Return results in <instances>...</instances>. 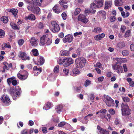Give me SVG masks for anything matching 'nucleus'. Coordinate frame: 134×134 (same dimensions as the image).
Returning <instances> with one entry per match:
<instances>
[{
  "instance_id": "1",
  "label": "nucleus",
  "mask_w": 134,
  "mask_h": 134,
  "mask_svg": "<svg viewBox=\"0 0 134 134\" xmlns=\"http://www.w3.org/2000/svg\"><path fill=\"white\" fill-rule=\"evenodd\" d=\"M121 114L123 116H127L131 114V110L127 103H122L121 105Z\"/></svg>"
},
{
  "instance_id": "2",
  "label": "nucleus",
  "mask_w": 134,
  "mask_h": 134,
  "mask_svg": "<svg viewBox=\"0 0 134 134\" xmlns=\"http://www.w3.org/2000/svg\"><path fill=\"white\" fill-rule=\"evenodd\" d=\"M52 43V39L48 36V35H43L40 38V43L42 45L49 46Z\"/></svg>"
},
{
  "instance_id": "3",
  "label": "nucleus",
  "mask_w": 134,
  "mask_h": 134,
  "mask_svg": "<svg viewBox=\"0 0 134 134\" xmlns=\"http://www.w3.org/2000/svg\"><path fill=\"white\" fill-rule=\"evenodd\" d=\"M86 62V59L83 57L78 58L75 60L76 64L78 68H81L83 67Z\"/></svg>"
},
{
  "instance_id": "4",
  "label": "nucleus",
  "mask_w": 134,
  "mask_h": 134,
  "mask_svg": "<svg viewBox=\"0 0 134 134\" xmlns=\"http://www.w3.org/2000/svg\"><path fill=\"white\" fill-rule=\"evenodd\" d=\"M28 75V72L25 70L22 69L18 74L17 76L20 79L24 80L27 78Z\"/></svg>"
},
{
  "instance_id": "5",
  "label": "nucleus",
  "mask_w": 134,
  "mask_h": 134,
  "mask_svg": "<svg viewBox=\"0 0 134 134\" xmlns=\"http://www.w3.org/2000/svg\"><path fill=\"white\" fill-rule=\"evenodd\" d=\"M103 5V0H96L95 3H92L90 7L92 8H98L102 7Z\"/></svg>"
},
{
  "instance_id": "6",
  "label": "nucleus",
  "mask_w": 134,
  "mask_h": 134,
  "mask_svg": "<svg viewBox=\"0 0 134 134\" xmlns=\"http://www.w3.org/2000/svg\"><path fill=\"white\" fill-rule=\"evenodd\" d=\"M51 24L52 26V30L53 32L55 33L59 31V26L55 21H52L51 22Z\"/></svg>"
},
{
  "instance_id": "7",
  "label": "nucleus",
  "mask_w": 134,
  "mask_h": 134,
  "mask_svg": "<svg viewBox=\"0 0 134 134\" xmlns=\"http://www.w3.org/2000/svg\"><path fill=\"white\" fill-rule=\"evenodd\" d=\"M77 19L79 21L84 24H86L88 22L87 18L82 14H80L79 15Z\"/></svg>"
},
{
  "instance_id": "8",
  "label": "nucleus",
  "mask_w": 134,
  "mask_h": 134,
  "mask_svg": "<svg viewBox=\"0 0 134 134\" xmlns=\"http://www.w3.org/2000/svg\"><path fill=\"white\" fill-rule=\"evenodd\" d=\"M1 99L2 101L6 104L5 106H7L9 105L10 100L8 96L7 95H4L2 96Z\"/></svg>"
},
{
  "instance_id": "9",
  "label": "nucleus",
  "mask_w": 134,
  "mask_h": 134,
  "mask_svg": "<svg viewBox=\"0 0 134 134\" xmlns=\"http://www.w3.org/2000/svg\"><path fill=\"white\" fill-rule=\"evenodd\" d=\"M18 56L21 58L22 60H30V58L27 56V54L25 52L21 51H20L19 53Z\"/></svg>"
},
{
  "instance_id": "10",
  "label": "nucleus",
  "mask_w": 134,
  "mask_h": 134,
  "mask_svg": "<svg viewBox=\"0 0 134 134\" xmlns=\"http://www.w3.org/2000/svg\"><path fill=\"white\" fill-rule=\"evenodd\" d=\"M73 39V36L72 35L68 34L66 35L63 38V41L64 43H70L72 41Z\"/></svg>"
},
{
  "instance_id": "11",
  "label": "nucleus",
  "mask_w": 134,
  "mask_h": 134,
  "mask_svg": "<svg viewBox=\"0 0 134 134\" xmlns=\"http://www.w3.org/2000/svg\"><path fill=\"white\" fill-rule=\"evenodd\" d=\"M7 82L9 85L11 83L13 86L16 85L18 83L17 81L15 80L14 77H12L7 79Z\"/></svg>"
},
{
  "instance_id": "12",
  "label": "nucleus",
  "mask_w": 134,
  "mask_h": 134,
  "mask_svg": "<svg viewBox=\"0 0 134 134\" xmlns=\"http://www.w3.org/2000/svg\"><path fill=\"white\" fill-rule=\"evenodd\" d=\"M113 69L115 70H117L118 72H122L123 71L122 68L120 64H118L117 63H116L115 65L113 66Z\"/></svg>"
},
{
  "instance_id": "13",
  "label": "nucleus",
  "mask_w": 134,
  "mask_h": 134,
  "mask_svg": "<svg viewBox=\"0 0 134 134\" xmlns=\"http://www.w3.org/2000/svg\"><path fill=\"white\" fill-rule=\"evenodd\" d=\"M65 66H68L73 63V60L71 58H65Z\"/></svg>"
},
{
  "instance_id": "14",
  "label": "nucleus",
  "mask_w": 134,
  "mask_h": 134,
  "mask_svg": "<svg viewBox=\"0 0 134 134\" xmlns=\"http://www.w3.org/2000/svg\"><path fill=\"white\" fill-rule=\"evenodd\" d=\"M28 2L30 3L40 6L42 0H28Z\"/></svg>"
},
{
  "instance_id": "15",
  "label": "nucleus",
  "mask_w": 134,
  "mask_h": 134,
  "mask_svg": "<svg viewBox=\"0 0 134 134\" xmlns=\"http://www.w3.org/2000/svg\"><path fill=\"white\" fill-rule=\"evenodd\" d=\"M14 91H15V92H16V97H19L21 92V88L18 86H16L15 87Z\"/></svg>"
},
{
  "instance_id": "16",
  "label": "nucleus",
  "mask_w": 134,
  "mask_h": 134,
  "mask_svg": "<svg viewBox=\"0 0 134 134\" xmlns=\"http://www.w3.org/2000/svg\"><path fill=\"white\" fill-rule=\"evenodd\" d=\"M33 70L34 71V76L38 75L37 73L39 74L42 71V69L41 68H38L36 66H35L34 67Z\"/></svg>"
},
{
  "instance_id": "17",
  "label": "nucleus",
  "mask_w": 134,
  "mask_h": 134,
  "mask_svg": "<svg viewBox=\"0 0 134 134\" xmlns=\"http://www.w3.org/2000/svg\"><path fill=\"white\" fill-rule=\"evenodd\" d=\"M30 42L32 46L35 47L38 44L37 40L34 37H32L30 40Z\"/></svg>"
},
{
  "instance_id": "18",
  "label": "nucleus",
  "mask_w": 134,
  "mask_h": 134,
  "mask_svg": "<svg viewBox=\"0 0 134 134\" xmlns=\"http://www.w3.org/2000/svg\"><path fill=\"white\" fill-rule=\"evenodd\" d=\"M44 59L42 57H39L36 64L38 65H41L43 64L44 62Z\"/></svg>"
},
{
  "instance_id": "19",
  "label": "nucleus",
  "mask_w": 134,
  "mask_h": 134,
  "mask_svg": "<svg viewBox=\"0 0 134 134\" xmlns=\"http://www.w3.org/2000/svg\"><path fill=\"white\" fill-rule=\"evenodd\" d=\"M70 52L69 51L66 50H62L60 52L61 55L66 56L69 55Z\"/></svg>"
},
{
  "instance_id": "20",
  "label": "nucleus",
  "mask_w": 134,
  "mask_h": 134,
  "mask_svg": "<svg viewBox=\"0 0 134 134\" xmlns=\"http://www.w3.org/2000/svg\"><path fill=\"white\" fill-rule=\"evenodd\" d=\"M52 106L53 105L51 103L48 102L44 105L43 109L45 110H48L50 109Z\"/></svg>"
},
{
  "instance_id": "21",
  "label": "nucleus",
  "mask_w": 134,
  "mask_h": 134,
  "mask_svg": "<svg viewBox=\"0 0 134 134\" xmlns=\"http://www.w3.org/2000/svg\"><path fill=\"white\" fill-rule=\"evenodd\" d=\"M35 19V16L33 14H30L28 16H25V19L26 20H34Z\"/></svg>"
},
{
  "instance_id": "22",
  "label": "nucleus",
  "mask_w": 134,
  "mask_h": 134,
  "mask_svg": "<svg viewBox=\"0 0 134 134\" xmlns=\"http://www.w3.org/2000/svg\"><path fill=\"white\" fill-rule=\"evenodd\" d=\"M53 10L55 13L58 14L61 11L58 4L55 5L53 8Z\"/></svg>"
},
{
  "instance_id": "23",
  "label": "nucleus",
  "mask_w": 134,
  "mask_h": 134,
  "mask_svg": "<svg viewBox=\"0 0 134 134\" xmlns=\"http://www.w3.org/2000/svg\"><path fill=\"white\" fill-rule=\"evenodd\" d=\"M105 35L104 33H102L101 34L96 35L94 37L95 39L97 41L100 40L105 37Z\"/></svg>"
},
{
  "instance_id": "24",
  "label": "nucleus",
  "mask_w": 134,
  "mask_h": 134,
  "mask_svg": "<svg viewBox=\"0 0 134 134\" xmlns=\"http://www.w3.org/2000/svg\"><path fill=\"white\" fill-rule=\"evenodd\" d=\"M116 60L117 61V63L118 64L119 63H125L127 62L126 59L125 58H116Z\"/></svg>"
},
{
  "instance_id": "25",
  "label": "nucleus",
  "mask_w": 134,
  "mask_h": 134,
  "mask_svg": "<svg viewBox=\"0 0 134 134\" xmlns=\"http://www.w3.org/2000/svg\"><path fill=\"white\" fill-rule=\"evenodd\" d=\"M10 25L12 28L14 29L19 30V26L18 25L14 23L13 22H11L10 24Z\"/></svg>"
},
{
  "instance_id": "26",
  "label": "nucleus",
  "mask_w": 134,
  "mask_h": 134,
  "mask_svg": "<svg viewBox=\"0 0 134 134\" xmlns=\"http://www.w3.org/2000/svg\"><path fill=\"white\" fill-rule=\"evenodd\" d=\"M80 72V71L78 69L76 68H75L74 69L72 70V73H71V75L74 76H76V75L79 74Z\"/></svg>"
},
{
  "instance_id": "27",
  "label": "nucleus",
  "mask_w": 134,
  "mask_h": 134,
  "mask_svg": "<svg viewBox=\"0 0 134 134\" xmlns=\"http://www.w3.org/2000/svg\"><path fill=\"white\" fill-rule=\"evenodd\" d=\"M111 5V1H106L105 3V9H107Z\"/></svg>"
},
{
  "instance_id": "28",
  "label": "nucleus",
  "mask_w": 134,
  "mask_h": 134,
  "mask_svg": "<svg viewBox=\"0 0 134 134\" xmlns=\"http://www.w3.org/2000/svg\"><path fill=\"white\" fill-rule=\"evenodd\" d=\"M63 105L62 104L59 105L57 106L56 110L58 113L60 114V112L63 110Z\"/></svg>"
},
{
  "instance_id": "29",
  "label": "nucleus",
  "mask_w": 134,
  "mask_h": 134,
  "mask_svg": "<svg viewBox=\"0 0 134 134\" xmlns=\"http://www.w3.org/2000/svg\"><path fill=\"white\" fill-rule=\"evenodd\" d=\"M123 0H115V5L116 6H121L123 4Z\"/></svg>"
},
{
  "instance_id": "30",
  "label": "nucleus",
  "mask_w": 134,
  "mask_h": 134,
  "mask_svg": "<svg viewBox=\"0 0 134 134\" xmlns=\"http://www.w3.org/2000/svg\"><path fill=\"white\" fill-rule=\"evenodd\" d=\"M106 105L108 107H111L114 106V101L113 100H111V102L108 101L105 102V103Z\"/></svg>"
},
{
  "instance_id": "31",
  "label": "nucleus",
  "mask_w": 134,
  "mask_h": 134,
  "mask_svg": "<svg viewBox=\"0 0 134 134\" xmlns=\"http://www.w3.org/2000/svg\"><path fill=\"white\" fill-rule=\"evenodd\" d=\"M4 65L3 66V70H1V71H2L3 72H5V70H8V63H7L6 62H4L3 63Z\"/></svg>"
},
{
  "instance_id": "32",
  "label": "nucleus",
  "mask_w": 134,
  "mask_h": 134,
  "mask_svg": "<svg viewBox=\"0 0 134 134\" xmlns=\"http://www.w3.org/2000/svg\"><path fill=\"white\" fill-rule=\"evenodd\" d=\"M32 54L34 56H36L38 55V50L36 49H32L31 52Z\"/></svg>"
},
{
  "instance_id": "33",
  "label": "nucleus",
  "mask_w": 134,
  "mask_h": 134,
  "mask_svg": "<svg viewBox=\"0 0 134 134\" xmlns=\"http://www.w3.org/2000/svg\"><path fill=\"white\" fill-rule=\"evenodd\" d=\"M1 20L4 23H6L8 21V17L6 16H3L1 18Z\"/></svg>"
},
{
  "instance_id": "34",
  "label": "nucleus",
  "mask_w": 134,
  "mask_h": 134,
  "mask_svg": "<svg viewBox=\"0 0 134 134\" xmlns=\"http://www.w3.org/2000/svg\"><path fill=\"white\" fill-rule=\"evenodd\" d=\"M125 43L124 42H120L117 44V46L119 48H122L125 47Z\"/></svg>"
},
{
  "instance_id": "35",
  "label": "nucleus",
  "mask_w": 134,
  "mask_h": 134,
  "mask_svg": "<svg viewBox=\"0 0 134 134\" xmlns=\"http://www.w3.org/2000/svg\"><path fill=\"white\" fill-rule=\"evenodd\" d=\"M101 31V29L100 27L94 28L92 30V32L94 33H100Z\"/></svg>"
},
{
  "instance_id": "36",
  "label": "nucleus",
  "mask_w": 134,
  "mask_h": 134,
  "mask_svg": "<svg viewBox=\"0 0 134 134\" xmlns=\"http://www.w3.org/2000/svg\"><path fill=\"white\" fill-rule=\"evenodd\" d=\"M10 11L11 12L12 14L15 17V18L17 17V14L18 11L17 9H14L13 10H10Z\"/></svg>"
},
{
  "instance_id": "37",
  "label": "nucleus",
  "mask_w": 134,
  "mask_h": 134,
  "mask_svg": "<svg viewBox=\"0 0 134 134\" xmlns=\"http://www.w3.org/2000/svg\"><path fill=\"white\" fill-rule=\"evenodd\" d=\"M96 11V10H95L94 9L90 10L88 9H86L85 11V13H95Z\"/></svg>"
},
{
  "instance_id": "38",
  "label": "nucleus",
  "mask_w": 134,
  "mask_h": 134,
  "mask_svg": "<svg viewBox=\"0 0 134 134\" xmlns=\"http://www.w3.org/2000/svg\"><path fill=\"white\" fill-rule=\"evenodd\" d=\"M104 98L105 99L104 100V101L105 103V102L110 101L111 102V100H113V99L111 98V97L108 96H104Z\"/></svg>"
},
{
  "instance_id": "39",
  "label": "nucleus",
  "mask_w": 134,
  "mask_h": 134,
  "mask_svg": "<svg viewBox=\"0 0 134 134\" xmlns=\"http://www.w3.org/2000/svg\"><path fill=\"white\" fill-rule=\"evenodd\" d=\"M3 46L4 49L6 48H11V46L10 44H9L8 42L4 43L3 44Z\"/></svg>"
},
{
  "instance_id": "40",
  "label": "nucleus",
  "mask_w": 134,
  "mask_h": 134,
  "mask_svg": "<svg viewBox=\"0 0 134 134\" xmlns=\"http://www.w3.org/2000/svg\"><path fill=\"white\" fill-rule=\"evenodd\" d=\"M122 54L124 56H126L129 54V52L127 50H124L122 52Z\"/></svg>"
},
{
  "instance_id": "41",
  "label": "nucleus",
  "mask_w": 134,
  "mask_h": 134,
  "mask_svg": "<svg viewBox=\"0 0 134 134\" xmlns=\"http://www.w3.org/2000/svg\"><path fill=\"white\" fill-rule=\"evenodd\" d=\"M35 7H34V6L33 5H29L28 6L27 8L29 11H32L33 12L34 11L35 9Z\"/></svg>"
},
{
  "instance_id": "42",
  "label": "nucleus",
  "mask_w": 134,
  "mask_h": 134,
  "mask_svg": "<svg viewBox=\"0 0 134 134\" xmlns=\"http://www.w3.org/2000/svg\"><path fill=\"white\" fill-rule=\"evenodd\" d=\"M100 133L102 134H109V132L103 129H101L100 130Z\"/></svg>"
},
{
  "instance_id": "43",
  "label": "nucleus",
  "mask_w": 134,
  "mask_h": 134,
  "mask_svg": "<svg viewBox=\"0 0 134 134\" xmlns=\"http://www.w3.org/2000/svg\"><path fill=\"white\" fill-rule=\"evenodd\" d=\"M40 10V9L39 7H36L35 8V9L34 10L33 13L36 14H38L39 13Z\"/></svg>"
},
{
  "instance_id": "44",
  "label": "nucleus",
  "mask_w": 134,
  "mask_h": 134,
  "mask_svg": "<svg viewBox=\"0 0 134 134\" xmlns=\"http://www.w3.org/2000/svg\"><path fill=\"white\" fill-rule=\"evenodd\" d=\"M5 35V33L4 31L0 29V38L3 37Z\"/></svg>"
},
{
  "instance_id": "45",
  "label": "nucleus",
  "mask_w": 134,
  "mask_h": 134,
  "mask_svg": "<svg viewBox=\"0 0 134 134\" xmlns=\"http://www.w3.org/2000/svg\"><path fill=\"white\" fill-rule=\"evenodd\" d=\"M59 69V66L58 65H57L54 68V71L55 73H58Z\"/></svg>"
},
{
  "instance_id": "46",
  "label": "nucleus",
  "mask_w": 134,
  "mask_h": 134,
  "mask_svg": "<svg viewBox=\"0 0 134 134\" xmlns=\"http://www.w3.org/2000/svg\"><path fill=\"white\" fill-rule=\"evenodd\" d=\"M123 101L125 102H128L130 100V99L127 97H124L122 98Z\"/></svg>"
},
{
  "instance_id": "47",
  "label": "nucleus",
  "mask_w": 134,
  "mask_h": 134,
  "mask_svg": "<svg viewBox=\"0 0 134 134\" xmlns=\"http://www.w3.org/2000/svg\"><path fill=\"white\" fill-rule=\"evenodd\" d=\"M65 124V122L64 121L61 122L58 124V126L60 127H63Z\"/></svg>"
},
{
  "instance_id": "48",
  "label": "nucleus",
  "mask_w": 134,
  "mask_h": 134,
  "mask_svg": "<svg viewBox=\"0 0 134 134\" xmlns=\"http://www.w3.org/2000/svg\"><path fill=\"white\" fill-rule=\"evenodd\" d=\"M81 11V9L79 8H77L76 9L75 11L74 12V14L75 15H77L80 13Z\"/></svg>"
},
{
  "instance_id": "49",
  "label": "nucleus",
  "mask_w": 134,
  "mask_h": 134,
  "mask_svg": "<svg viewBox=\"0 0 134 134\" xmlns=\"http://www.w3.org/2000/svg\"><path fill=\"white\" fill-rule=\"evenodd\" d=\"M130 34V31L129 30L127 31L125 33L124 35V37H129Z\"/></svg>"
},
{
  "instance_id": "50",
  "label": "nucleus",
  "mask_w": 134,
  "mask_h": 134,
  "mask_svg": "<svg viewBox=\"0 0 134 134\" xmlns=\"http://www.w3.org/2000/svg\"><path fill=\"white\" fill-rule=\"evenodd\" d=\"M65 62V58L63 59H59L58 61V63L59 64H63Z\"/></svg>"
},
{
  "instance_id": "51",
  "label": "nucleus",
  "mask_w": 134,
  "mask_h": 134,
  "mask_svg": "<svg viewBox=\"0 0 134 134\" xmlns=\"http://www.w3.org/2000/svg\"><path fill=\"white\" fill-rule=\"evenodd\" d=\"M69 72V70L68 69L65 68L63 70V72L64 74V75H68Z\"/></svg>"
},
{
  "instance_id": "52",
  "label": "nucleus",
  "mask_w": 134,
  "mask_h": 134,
  "mask_svg": "<svg viewBox=\"0 0 134 134\" xmlns=\"http://www.w3.org/2000/svg\"><path fill=\"white\" fill-rule=\"evenodd\" d=\"M18 43L19 46H21L24 43V40L23 39L19 40L18 41Z\"/></svg>"
},
{
  "instance_id": "53",
  "label": "nucleus",
  "mask_w": 134,
  "mask_h": 134,
  "mask_svg": "<svg viewBox=\"0 0 134 134\" xmlns=\"http://www.w3.org/2000/svg\"><path fill=\"white\" fill-rule=\"evenodd\" d=\"M68 2L66 0H62L59 1V3L61 5H63L66 4Z\"/></svg>"
},
{
  "instance_id": "54",
  "label": "nucleus",
  "mask_w": 134,
  "mask_h": 134,
  "mask_svg": "<svg viewBox=\"0 0 134 134\" xmlns=\"http://www.w3.org/2000/svg\"><path fill=\"white\" fill-rule=\"evenodd\" d=\"M42 131L44 133H46L47 132V127H42Z\"/></svg>"
},
{
  "instance_id": "55",
  "label": "nucleus",
  "mask_w": 134,
  "mask_h": 134,
  "mask_svg": "<svg viewBox=\"0 0 134 134\" xmlns=\"http://www.w3.org/2000/svg\"><path fill=\"white\" fill-rule=\"evenodd\" d=\"M62 16L64 20H66L67 18V15L66 13L65 12L63 13L62 14Z\"/></svg>"
},
{
  "instance_id": "56",
  "label": "nucleus",
  "mask_w": 134,
  "mask_h": 134,
  "mask_svg": "<svg viewBox=\"0 0 134 134\" xmlns=\"http://www.w3.org/2000/svg\"><path fill=\"white\" fill-rule=\"evenodd\" d=\"M91 83V81L88 80H86L85 83V87H87Z\"/></svg>"
},
{
  "instance_id": "57",
  "label": "nucleus",
  "mask_w": 134,
  "mask_h": 134,
  "mask_svg": "<svg viewBox=\"0 0 134 134\" xmlns=\"http://www.w3.org/2000/svg\"><path fill=\"white\" fill-rule=\"evenodd\" d=\"M126 29V26L124 25H122L121 26V31L123 33L124 32V31Z\"/></svg>"
},
{
  "instance_id": "58",
  "label": "nucleus",
  "mask_w": 134,
  "mask_h": 134,
  "mask_svg": "<svg viewBox=\"0 0 134 134\" xmlns=\"http://www.w3.org/2000/svg\"><path fill=\"white\" fill-rule=\"evenodd\" d=\"M28 133L27 129H25L22 130L21 132V134H27Z\"/></svg>"
},
{
  "instance_id": "59",
  "label": "nucleus",
  "mask_w": 134,
  "mask_h": 134,
  "mask_svg": "<svg viewBox=\"0 0 134 134\" xmlns=\"http://www.w3.org/2000/svg\"><path fill=\"white\" fill-rule=\"evenodd\" d=\"M95 66H96V68H100L102 67V65L100 62H97Z\"/></svg>"
},
{
  "instance_id": "60",
  "label": "nucleus",
  "mask_w": 134,
  "mask_h": 134,
  "mask_svg": "<svg viewBox=\"0 0 134 134\" xmlns=\"http://www.w3.org/2000/svg\"><path fill=\"white\" fill-rule=\"evenodd\" d=\"M77 97L81 100L83 99V95L81 94L77 95Z\"/></svg>"
},
{
  "instance_id": "61",
  "label": "nucleus",
  "mask_w": 134,
  "mask_h": 134,
  "mask_svg": "<svg viewBox=\"0 0 134 134\" xmlns=\"http://www.w3.org/2000/svg\"><path fill=\"white\" fill-rule=\"evenodd\" d=\"M109 113L111 115H113L115 114V111L114 109H110L109 110Z\"/></svg>"
},
{
  "instance_id": "62",
  "label": "nucleus",
  "mask_w": 134,
  "mask_h": 134,
  "mask_svg": "<svg viewBox=\"0 0 134 134\" xmlns=\"http://www.w3.org/2000/svg\"><path fill=\"white\" fill-rule=\"evenodd\" d=\"M92 114H88V115L86 116L84 118V119L85 120H88V117L90 116H91L93 115Z\"/></svg>"
},
{
  "instance_id": "63",
  "label": "nucleus",
  "mask_w": 134,
  "mask_h": 134,
  "mask_svg": "<svg viewBox=\"0 0 134 134\" xmlns=\"http://www.w3.org/2000/svg\"><path fill=\"white\" fill-rule=\"evenodd\" d=\"M115 124L117 125L119 124L120 123V120L118 118H116L115 120Z\"/></svg>"
},
{
  "instance_id": "64",
  "label": "nucleus",
  "mask_w": 134,
  "mask_h": 134,
  "mask_svg": "<svg viewBox=\"0 0 134 134\" xmlns=\"http://www.w3.org/2000/svg\"><path fill=\"white\" fill-rule=\"evenodd\" d=\"M131 50L132 51H134V44H131L130 46Z\"/></svg>"
}]
</instances>
